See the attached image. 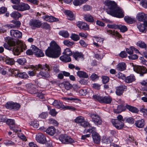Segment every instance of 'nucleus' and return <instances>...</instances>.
<instances>
[{"label": "nucleus", "mask_w": 147, "mask_h": 147, "mask_svg": "<svg viewBox=\"0 0 147 147\" xmlns=\"http://www.w3.org/2000/svg\"><path fill=\"white\" fill-rule=\"evenodd\" d=\"M125 119H123L122 116L120 115L117 117V119H113L111 120L113 125L117 129H120L124 125Z\"/></svg>", "instance_id": "5"}, {"label": "nucleus", "mask_w": 147, "mask_h": 147, "mask_svg": "<svg viewBox=\"0 0 147 147\" xmlns=\"http://www.w3.org/2000/svg\"><path fill=\"white\" fill-rule=\"evenodd\" d=\"M135 78L134 76L131 75L127 76L125 80V82L127 83H130L131 82L135 80Z\"/></svg>", "instance_id": "29"}, {"label": "nucleus", "mask_w": 147, "mask_h": 147, "mask_svg": "<svg viewBox=\"0 0 147 147\" xmlns=\"http://www.w3.org/2000/svg\"><path fill=\"white\" fill-rule=\"evenodd\" d=\"M49 121L50 123L55 126H57L58 125V122L56 120L52 118L49 119Z\"/></svg>", "instance_id": "58"}, {"label": "nucleus", "mask_w": 147, "mask_h": 147, "mask_svg": "<svg viewBox=\"0 0 147 147\" xmlns=\"http://www.w3.org/2000/svg\"><path fill=\"white\" fill-rule=\"evenodd\" d=\"M5 62L6 63L10 65H12L14 63V62L13 59L10 58H6Z\"/></svg>", "instance_id": "53"}, {"label": "nucleus", "mask_w": 147, "mask_h": 147, "mask_svg": "<svg viewBox=\"0 0 147 147\" xmlns=\"http://www.w3.org/2000/svg\"><path fill=\"white\" fill-rule=\"evenodd\" d=\"M32 50L34 52V54L36 57H41L44 55L42 51L35 46Z\"/></svg>", "instance_id": "16"}, {"label": "nucleus", "mask_w": 147, "mask_h": 147, "mask_svg": "<svg viewBox=\"0 0 147 147\" xmlns=\"http://www.w3.org/2000/svg\"><path fill=\"white\" fill-rule=\"evenodd\" d=\"M22 4L23 9V11L29 10L30 8V7L28 4L22 3Z\"/></svg>", "instance_id": "48"}, {"label": "nucleus", "mask_w": 147, "mask_h": 147, "mask_svg": "<svg viewBox=\"0 0 147 147\" xmlns=\"http://www.w3.org/2000/svg\"><path fill=\"white\" fill-rule=\"evenodd\" d=\"M126 108L129 111L133 113H136L138 112V110L136 107L129 105H127L125 106Z\"/></svg>", "instance_id": "24"}, {"label": "nucleus", "mask_w": 147, "mask_h": 147, "mask_svg": "<svg viewBox=\"0 0 147 147\" xmlns=\"http://www.w3.org/2000/svg\"><path fill=\"white\" fill-rule=\"evenodd\" d=\"M42 18L45 20L50 22H53L55 21H57L58 19L52 16L46 15L44 16Z\"/></svg>", "instance_id": "20"}, {"label": "nucleus", "mask_w": 147, "mask_h": 147, "mask_svg": "<svg viewBox=\"0 0 147 147\" xmlns=\"http://www.w3.org/2000/svg\"><path fill=\"white\" fill-rule=\"evenodd\" d=\"M63 84L65 88L67 90H69L72 87L71 85L67 81L63 82Z\"/></svg>", "instance_id": "34"}, {"label": "nucleus", "mask_w": 147, "mask_h": 147, "mask_svg": "<svg viewBox=\"0 0 147 147\" xmlns=\"http://www.w3.org/2000/svg\"><path fill=\"white\" fill-rule=\"evenodd\" d=\"M20 107V105L19 104L13 102L12 106V109L18 110Z\"/></svg>", "instance_id": "54"}, {"label": "nucleus", "mask_w": 147, "mask_h": 147, "mask_svg": "<svg viewBox=\"0 0 147 147\" xmlns=\"http://www.w3.org/2000/svg\"><path fill=\"white\" fill-rule=\"evenodd\" d=\"M49 101L50 104H52L58 109H64L65 108V106L63 105L62 102L60 101L56 100H54L53 99H50L49 100Z\"/></svg>", "instance_id": "12"}, {"label": "nucleus", "mask_w": 147, "mask_h": 147, "mask_svg": "<svg viewBox=\"0 0 147 147\" xmlns=\"http://www.w3.org/2000/svg\"><path fill=\"white\" fill-rule=\"evenodd\" d=\"M134 51H138V50L136 49L135 48L133 47H131L129 49H126V51L127 53L130 55L132 54L133 53Z\"/></svg>", "instance_id": "38"}, {"label": "nucleus", "mask_w": 147, "mask_h": 147, "mask_svg": "<svg viewBox=\"0 0 147 147\" xmlns=\"http://www.w3.org/2000/svg\"><path fill=\"white\" fill-rule=\"evenodd\" d=\"M16 72H17V76L20 78L26 79L28 77L27 74L25 72L19 73L18 71H16L14 72V74H16Z\"/></svg>", "instance_id": "28"}, {"label": "nucleus", "mask_w": 147, "mask_h": 147, "mask_svg": "<svg viewBox=\"0 0 147 147\" xmlns=\"http://www.w3.org/2000/svg\"><path fill=\"white\" fill-rule=\"evenodd\" d=\"M36 139L37 142L42 144L45 143L46 141L45 136L41 133H38L36 135Z\"/></svg>", "instance_id": "14"}, {"label": "nucleus", "mask_w": 147, "mask_h": 147, "mask_svg": "<svg viewBox=\"0 0 147 147\" xmlns=\"http://www.w3.org/2000/svg\"><path fill=\"white\" fill-rule=\"evenodd\" d=\"M134 69L136 72L140 74L141 76H143L147 71L146 68L142 66H136L134 67Z\"/></svg>", "instance_id": "9"}, {"label": "nucleus", "mask_w": 147, "mask_h": 147, "mask_svg": "<svg viewBox=\"0 0 147 147\" xmlns=\"http://www.w3.org/2000/svg\"><path fill=\"white\" fill-rule=\"evenodd\" d=\"M4 144L6 145H13L14 143L12 141L7 140H4Z\"/></svg>", "instance_id": "55"}, {"label": "nucleus", "mask_w": 147, "mask_h": 147, "mask_svg": "<svg viewBox=\"0 0 147 147\" xmlns=\"http://www.w3.org/2000/svg\"><path fill=\"white\" fill-rule=\"evenodd\" d=\"M12 7L14 9L16 10L19 11H23L22 3L18 5H13L12 6Z\"/></svg>", "instance_id": "35"}, {"label": "nucleus", "mask_w": 147, "mask_h": 147, "mask_svg": "<svg viewBox=\"0 0 147 147\" xmlns=\"http://www.w3.org/2000/svg\"><path fill=\"white\" fill-rule=\"evenodd\" d=\"M138 28L140 31L143 32H146V27L144 26V24H140L138 26Z\"/></svg>", "instance_id": "41"}, {"label": "nucleus", "mask_w": 147, "mask_h": 147, "mask_svg": "<svg viewBox=\"0 0 147 147\" xmlns=\"http://www.w3.org/2000/svg\"><path fill=\"white\" fill-rule=\"evenodd\" d=\"M84 18L85 20L90 23H93L94 21V18L90 14L84 15Z\"/></svg>", "instance_id": "23"}, {"label": "nucleus", "mask_w": 147, "mask_h": 147, "mask_svg": "<svg viewBox=\"0 0 147 147\" xmlns=\"http://www.w3.org/2000/svg\"><path fill=\"white\" fill-rule=\"evenodd\" d=\"M90 128L88 129L87 132L92 133V136L94 142L97 144H99L100 141V137L99 135L96 131L95 127H90Z\"/></svg>", "instance_id": "7"}, {"label": "nucleus", "mask_w": 147, "mask_h": 147, "mask_svg": "<svg viewBox=\"0 0 147 147\" xmlns=\"http://www.w3.org/2000/svg\"><path fill=\"white\" fill-rule=\"evenodd\" d=\"M5 40L7 43L4 44V47L7 49L12 51L14 55H18L23 51L24 45L20 42L19 43L17 42L16 45L14 40L10 37H6Z\"/></svg>", "instance_id": "1"}, {"label": "nucleus", "mask_w": 147, "mask_h": 147, "mask_svg": "<svg viewBox=\"0 0 147 147\" xmlns=\"http://www.w3.org/2000/svg\"><path fill=\"white\" fill-rule=\"evenodd\" d=\"M10 16L15 18L18 19L21 17L22 15L20 13L17 11H14L10 14Z\"/></svg>", "instance_id": "30"}, {"label": "nucleus", "mask_w": 147, "mask_h": 147, "mask_svg": "<svg viewBox=\"0 0 147 147\" xmlns=\"http://www.w3.org/2000/svg\"><path fill=\"white\" fill-rule=\"evenodd\" d=\"M126 65L123 62L119 63L117 65V69L118 70L122 71L125 69Z\"/></svg>", "instance_id": "26"}, {"label": "nucleus", "mask_w": 147, "mask_h": 147, "mask_svg": "<svg viewBox=\"0 0 147 147\" xmlns=\"http://www.w3.org/2000/svg\"><path fill=\"white\" fill-rule=\"evenodd\" d=\"M84 120V118L82 116H79L77 117L75 120V122L77 123L80 124V125Z\"/></svg>", "instance_id": "36"}, {"label": "nucleus", "mask_w": 147, "mask_h": 147, "mask_svg": "<svg viewBox=\"0 0 147 147\" xmlns=\"http://www.w3.org/2000/svg\"><path fill=\"white\" fill-rule=\"evenodd\" d=\"M107 31L108 33H109L113 35L117 36L119 38H120L121 36L120 34L117 31H115L114 30L112 31L110 30H107Z\"/></svg>", "instance_id": "39"}, {"label": "nucleus", "mask_w": 147, "mask_h": 147, "mask_svg": "<svg viewBox=\"0 0 147 147\" xmlns=\"http://www.w3.org/2000/svg\"><path fill=\"white\" fill-rule=\"evenodd\" d=\"M13 104V102H7L5 104V106L6 108L8 109H12V106Z\"/></svg>", "instance_id": "47"}, {"label": "nucleus", "mask_w": 147, "mask_h": 147, "mask_svg": "<svg viewBox=\"0 0 147 147\" xmlns=\"http://www.w3.org/2000/svg\"><path fill=\"white\" fill-rule=\"evenodd\" d=\"M76 25L80 29L88 30L89 29V26L86 23L82 22H78Z\"/></svg>", "instance_id": "17"}, {"label": "nucleus", "mask_w": 147, "mask_h": 147, "mask_svg": "<svg viewBox=\"0 0 147 147\" xmlns=\"http://www.w3.org/2000/svg\"><path fill=\"white\" fill-rule=\"evenodd\" d=\"M30 26L32 29L40 28L41 25V22L38 20L33 19L30 20L29 23Z\"/></svg>", "instance_id": "10"}, {"label": "nucleus", "mask_w": 147, "mask_h": 147, "mask_svg": "<svg viewBox=\"0 0 147 147\" xmlns=\"http://www.w3.org/2000/svg\"><path fill=\"white\" fill-rule=\"evenodd\" d=\"M36 69L41 70L38 76H41L44 78H48L50 76L49 71L50 69L48 65L46 64L45 67L44 65L39 64L36 67Z\"/></svg>", "instance_id": "4"}, {"label": "nucleus", "mask_w": 147, "mask_h": 147, "mask_svg": "<svg viewBox=\"0 0 147 147\" xmlns=\"http://www.w3.org/2000/svg\"><path fill=\"white\" fill-rule=\"evenodd\" d=\"M136 18L139 21H144L147 20V14L143 12L139 13L137 15Z\"/></svg>", "instance_id": "18"}, {"label": "nucleus", "mask_w": 147, "mask_h": 147, "mask_svg": "<svg viewBox=\"0 0 147 147\" xmlns=\"http://www.w3.org/2000/svg\"><path fill=\"white\" fill-rule=\"evenodd\" d=\"M59 35L65 38H67L69 36V33L66 30L61 31L59 32Z\"/></svg>", "instance_id": "33"}, {"label": "nucleus", "mask_w": 147, "mask_h": 147, "mask_svg": "<svg viewBox=\"0 0 147 147\" xmlns=\"http://www.w3.org/2000/svg\"><path fill=\"white\" fill-rule=\"evenodd\" d=\"M65 13L67 16V18L68 20H72L74 19V16L71 11L67 10L65 11Z\"/></svg>", "instance_id": "31"}, {"label": "nucleus", "mask_w": 147, "mask_h": 147, "mask_svg": "<svg viewBox=\"0 0 147 147\" xmlns=\"http://www.w3.org/2000/svg\"><path fill=\"white\" fill-rule=\"evenodd\" d=\"M42 27L43 28L50 30L51 28V27L48 24L46 23H44L42 25Z\"/></svg>", "instance_id": "56"}, {"label": "nucleus", "mask_w": 147, "mask_h": 147, "mask_svg": "<svg viewBox=\"0 0 147 147\" xmlns=\"http://www.w3.org/2000/svg\"><path fill=\"white\" fill-rule=\"evenodd\" d=\"M102 142L103 143L108 144L110 143L111 141L108 138H105L102 139Z\"/></svg>", "instance_id": "62"}, {"label": "nucleus", "mask_w": 147, "mask_h": 147, "mask_svg": "<svg viewBox=\"0 0 147 147\" xmlns=\"http://www.w3.org/2000/svg\"><path fill=\"white\" fill-rule=\"evenodd\" d=\"M12 22L14 24L16 28H18L20 27L21 23L20 21L16 20H13L12 21Z\"/></svg>", "instance_id": "49"}, {"label": "nucleus", "mask_w": 147, "mask_h": 147, "mask_svg": "<svg viewBox=\"0 0 147 147\" xmlns=\"http://www.w3.org/2000/svg\"><path fill=\"white\" fill-rule=\"evenodd\" d=\"M107 26L109 28L116 29L118 28V25L115 24H108L107 25Z\"/></svg>", "instance_id": "61"}, {"label": "nucleus", "mask_w": 147, "mask_h": 147, "mask_svg": "<svg viewBox=\"0 0 147 147\" xmlns=\"http://www.w3.org/2000/svg\"><path fill=\"white\" fill-rule=\"evenodd\" d=\"M90 117L92 119V121L97 125L101 124L102 121L100 117L92 113Z\"/></svg>", "instance_id": "11"}, {"label": "nucleus", "mask_w": 147, "mask_h": 147, "mask_svg": "<svg viewBox=\"0 0 147 147\" xmlns=\"http://www.w3.org/2000/svg\"><path fill=\"white\" fill-rule=\"evenodd\" d=\"M11 36L16 38H21L22 34V32L18 30H11L10 31Z\"/></svg>", "instance_id": "15"}, {"label": "nucleus", "mask_w": 147, "mask_h": 147, "mask_svg": "<svg viewBox=\"0 0 147 147\" xmlns=\"http://www.w3.org/2000/svg\"><path fill=\"white\" fill-rule=\"evenodd\" d=\"M31 125L33 127L36 128H38L39 125L38 121H35L31 122Z\"/></svg>", "instance_id": "60"}, {"label": "nucleus", "mask_w": 147, "mask_h": 147, "mask_svg": "<svg viewBox=\"0 0 147 147\" xmlns=\"http://www.w3.org/2000/svg\"><path fill=\"white\" fill-rule=\"evenodd\" d=\"M77 74L80 78H88V74L84 71H79L77 72Z\"/></svg>", "instance_id": "27"}, {"label": "nucleus", "mask_w": 147, "mask_h": 147, "mask_svg": "<svg viewBox=\"0 0 147 147\" xmlns=\"http://www.w3.org/2000/svg\"><path fill=\"white\" fill-rule=\"evenodd\" d=\"M71 38L74 41H77L80 39L78 35L75 34H72L70 36Z\"/></svg>", "instance_id": "45"}, {"label": "nucleus", "mask_w": 147, "mask_h": 147, "mask_svg": "<svg viewBox=\"0 0 147 147\" xmlns=\"http://www.w3.org/2000/svg\"><path fill=\"white\" fill-rule=\"evenodd\" d=\"M63 55L60 57V59L61 60L66 63L70 62L71 61V59L70 57V56L65 54Z\"/></svg>", "instance_id": "21"}, {"label": "nucleus", "mask_w": 147, "mask_h": 147, "mask_svg": "<svg viewBox=\"0 0 147 147\" xmlns=\"http://www.w3.org/2000/svg\"><path fill=\"white\" fill-rule=\"evenodd\" d=\"M92 98L93 99L97 100L100 103L106 104H110L112 100L111 97L109 96H102L95 95L93 96Z\"/></svg>", "instance_id": "6"}, {"label": "nucleus", "mask_w": 147, "mask_h": 147, "mask_svg": "<svg viewBox=\"0 0 147 147\" xmlns=\"http://www.w3.org/2000/svg\"><path fill=\"white\" fill-rule=\"evenodd\" d=\"M104 3L108 6L106 10L108 14L118 18H122L124 16L123 12L122 9L117 6L114 1L106 0L104 2Z\"/></svg>", "instance_id": "2"}, {"label": "nucleus", "mask_w": 147, "mask_h": 147, "mask_svg": "<svg viewBox=\"0 0 147 147\" xmlns=\"http://www.w3.org/2000/svg\"><path fill=\"white\" fill-rule=\"evenodd\" d=\"M46 55L50 57L56 58L61 54V48L55 41H52L50 44V47L45 52Z\"/></svg>", "instance_id": "3"}, {"label": "nucleus", "mask_w": 147, "mask_h": 147, "mask_svg": "<svg viewBox=\"0 0 147 147\" xmlns=\"http://www.w3.org/2000/svg\"><path fill=\"white\" fill-rule=\"evenodd\" d=\"M73 56L76 60H77L78 58H83V55L81 53L76 52L73 54Z\"/></svg>", "instance_id": "32"}, {"label": "nucleus", "mask_w": 147, "mask_h": 147, "mask_svg": "<svg viewBox=\"0 0 147 147\" xmlns=\"http://www.w3.org/2000/svg\"><path fill=\"white\" fill-rule=\"evenodd\" d=\"M63 54L70 56L73 54L72 53V52L69 49L66 48L64 52L63 53Z\"/></svg>", "instance_id": "46"}, {"label": "nucleus", "mask_w": 147, "mask_h": 147, "mask_svg": "<svg viewBox=\"0 0 147 147\" xmlns=\"http://www.w3.org/2000/svg\"><path fill=\"white\" fill-rule=\"evenodd\" d=\"M124 19L126 22L129 24H132L134 21L133 19L128 16H125Z\"/></svg>", "instance_id": "42"}, {"label": "nucleus", "mask_w": 147, "mask_h": 147, "mask_svg": "<svg viewBox=\"0 0 147 147\" xmlns=\"http://www.w3.org/2000/svg\"><path fill=\"white\" fill-rule=\"evenodd\" d=\"M16 62L20 65H23L26 62V61L25 58L22 57L18 59Z\"/></svg>", "instance_id": "37"}, {"label": "nucleus", "mask_w": 147, "mask_h": 147, "mask_svg": "<svg viewBox=\"0 0 147 147\" xmlns=\"http://www.w3.org/2000/svg\"><path fill=\"white\" fill-rule=\"evenodd\" d=\"M102 82L104 84H105L108 82L109 81V78L106 76H102Z\"/></svg>", "instance_id": "57"}, {"label": "nucleus", "mask_w": 147, "mask_h": 147, "mask_svg": "<svg viewBox=\"0 0 147 147\" xmlns=\"http://www.w3.org/2000/svg\"><path fill=\"white\" fill-rule=\"evenodd\" d=\"M7 123L9 126L10 129L15 133L18 132V130L15 126L14 121L12 119H9L7 120Z\"/></svg>", "instance_id": "13"}, {"label": "nucleus", "mask_w": 147, "mask_h": 147, "mask_svg": "<svg viewBox=\"0 0 147 147\" xmlns=\"http://www.w3.org/2000/svg\"><path fill=\"white\" fill-rule=\"evenodd\" d=\"M118 29H120L121 31L122 32H126L127 30V28L125 26L121 25H118Z\"/></svg>", "instance_id": "51"}, {"label": "nucleus", "mask_w": 147, "mask_h": 147, "mask_svg": "<svg viewBox=\"0 0 147 147\" xmlns=\"http://www.w3.org/2000/svg\"><path fill=\"white\" fill-rule=\"evenodd\" d=\"M142 6L145 8H147V0H142L141 2Z\"/></svg>", "instance_id": "64"}, {"label": "nucleus", "mask_w": 147, "mask_h": 147, "mask_svg": "<svg viewBox=\"0 0 147 147\" xmlns=\"http://www.w3.org/2000/svg\"><path fill=\"white\" fill-rule=\"evenodd\" d=\"M64 45L68 47H70L73 45L74 43L73 42H70L68 40H65L63 42Z\"/></svg>", "instance_id": "50"}, {"label": "nucleus", "mask_w": 147, "mask_h": 147, "mask_svg": "<svg viewBox=\"0 0 147 147\" xmlns=\"http://www.w3.org/2000/svg\"><path fill=\"white\" fill-rule=\"evenodd\" d=\"M126 89V87L125 86L120 85L116 88V93L117 95L120 96Z\"/></svg>", "instance_id": "19"}, {"label": "nucleus", "mask_w": 147, "mask_h": 147, "mask_svg": "<svg viewBox=\"0 0 147 147\" xmlns=\"http://www.w3.org/2000/svg\"><path fill=\"white\" fill-rule=\"evenodd\" d=\"M48 114L47 112H42L39 116V117L42 119L46 118Z\"/></svg>", "instance_id": "63"}, {"label": "nucleus", "mask_w": 147, "mask_h": 147, "mask_svg": "<svg viewBox=\"0 0 147 147\" xmlns=\"http://www.w3.org/2000/svg\"><path fill=\"white\" fill-rule=\"evenodd\" d=\"M117 110L118 113H120L125 110V108L122 105H119L117 107Z\"/></svg>", "instance_id": "52"}, {"label": "nucleus", "mask_w": 147, "mask_h": 147, "mask_svg": "<svg viewBox=\"0 0 147 147\" xmlns=\"http://www.w3.org/2000/svg\"><path fill=\"white\" fill-rule=\"evenodd\" d=\"M59 140L63 144H69L73 143L74 140L67 135L61 134L59 137Z\"/></svg>", "instance_id": "8"}, {"label": "nucleus", "mask_w": 147, "mask_h": 147, "mask_svg": "<svg viewBox=\"0 0 147 147\" xmlns=\"http://www.w3.org/2000/svg\"><path fill=\"white\" fill-rule=\"evenodd\" d=\"M137 46L140 48H144L146 49V47H147L146 44L144 43V42L141 41H138L136 44Z\"/></svg>", "instance_id": "40"}, {"label": "nucleus", "mask_w": 147, "mask_h": 147, "mask_svg": "<svg viewBox=\"0 0 147 147\" xmlns=\"http://www.w3.org/2000/svg\"><path fill=\"white\" fill-rule=\"evenodd\" d=\"M80 125L84 127H88V126H90V125L89 122L85 120L81 123Z\"/></svg>", "instance_id": "59"}, {"label": "nucleus", "mask_w": 147, "mask_h": 147, "mask_svg": "<svg viewBox=\"0 0 147 147\" xmlns=\"http://www.w3.org/2000/svg\"><path fill=\"white\" fill-rule=\"evenodd\" d=\"M135 124L138 127L142 128L145 125L144 120L142 119L140 120H137L135 122Z\"/></svg>", "instance_id": "25"}, {"label": "nucleus", "mask_w": 147, "mask_h": 147, "mask_svg": "<svg viewBox=\"0 0 147 147\" xmlns=\"http://www.w3.org/2000/svg\"><path fill=\"white\" fill-rule=\"evenodd\" d=\"M46 132L49 134L51 135H53L56 132V130L53 126L49 127L46 130Z\"/></svg>", "instance_id": "22"}, {"label": "nucleus", "mask_w": 147, "mask_h": 147, "mask_svg": "<svg viewBox=\"0 0 147 147\" xmlns=\"http://www.w3.org/2000/svg\"><path fill=\"white\" fill-rule=\"evenodd\" d=\"M73 3L75 6H77L84 3L82 0H74L73 2Z\"/></svg>", "instance_id": "43"}, {"label": "nucleus", "mask_w": 147, "mask_h": 147, "mask_svg": "<svg viewBox=\"0 0 147 147\" xmlns=\"http://www.w3.org/2000/svg\"><path fill=\"white\" fill-rule=\"evenodd\" d=\"M35 47V46L33 45H32L31 47V49H28L27 50L26 52V53L27 55H32L34 54V52L33 51V49Z\"/></svg>", "instance_id": "44"}]
</instances>
